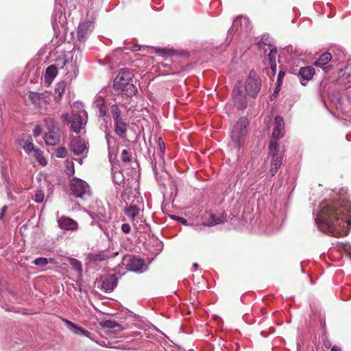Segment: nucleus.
Wrapping results in <instances>:
<instances>
[{
	"mask_svg": "<svg viewBox=\"0 0 351 351\" xmlns=\"http://www.w3.org/2000/svg\"><path fill=\"white\" fill-rule=\"evenodd\" d=\"M261 88V80L255 71H251L244 82L243 93L240 85H236L232 90V97L234 105L238 109H244L247 107V96L255 98Z\"/></svg>",
	"mask_w": 351,
	"mask_h": 351,
	"instance_id": "1",
	"label": "nucleus"
},
{
	"mask_svg": "<svg viewBox=\"0 0 351 351\" xmlns=\"http://www.w3.org/2000/svg\"><path fill=\"white\" fill-rule=\"evenodd\" d=\"M315 219H351V203L343 198L337 203L320 206Z\"/></svg>",
	"mask_w": 351,
	"mask_h": 351,
	"instance_id": "2",
	"label": "nucleus"
},
{
	"mask_svg": "<svg viewBox=\"0 0 351 351\" xmlns=\"http://www.w3.org/2000/svg\"><path fill=\"white\" fill-rule=\"evenodd\" d=\"M134 74L128 69H121L113 82L115 92L131 97L135 95L137 88L133 84Z\"/></svg>",
	"mask_w": 351,
	"mask_h": 351,
	"instance_id": "3",
	"label": "nucleus"
},
{
	"mask_svg": "<svg viewBox=\"0 0 351 351\" xmlns=\"http://www.w3.org/2000/svg\"><path fill=\"white\" fill-rule=\"evenodd\" d=\"M315 223L320 232L335 237L346 236L351 228V221H315Z\"/></svg>",
	"mask_w": 351,
	"mask_h": 351,
	"instance_id": "4",
	"label": "nucleus"
},
{
	"mask_svg": "<svg viewBox=\"0 0 351 351\" xmlns=\"http://www.w3.org/2000/svg\"><path fill=\"white\" fill-rule=\"evenodd\" d=\"M248 121L245 117L239 119L234 126L231 133V138L235 147L240 148L243 144L247 134Z\"/></svg>",
	"mask_w": 351,
	"mask_h": 351,
	"instance_id": "5",
	"label": "nucleus"
},
{
	"mask_svg": "<svg viewBox=\"0 0 351 351\" xmlns=\"http://www.w3.org/2000/svg\"><path fill=\"white\" fill-rule=\"evenodd\" d=\"M70 189L72 194L77 198H84L91 195L89 185L85 181L77 178H73L71 180Z\"/></svg>",
	"mask_w": 351,
	"mask_h": 351,
	"instance_id": "6",
	"label": "nucleus"
},
{
	"mask_svg": "<svg viewBox=\"0 0 351 351\" xmlns=\"http://www.w3.org/2000/svg\"><path fill=\"white\" fill-rule=\"evenodd\" d=\"M84 117H86L85 111L73 113L71 117L69 114L62 115V120L69 122L71 124V129L77 134L80 132L82 128L86 124V120L84 119Z\"/></svg>",
	"mask_w": 351,
	"mask_h": 351,
	"instance_id": "7",
	"label": "nucleus"
},
{
	"mask_svg": "<svg viewBox=\"0 0 351 351\" xmlns=\"http://www.w3.org/2000/svg\"><path fill=\"white\" fill-rule=\"evenodd\" d=\"M117 281L118 278L116 274H105L97 280V287L105 292H110L117 287Z\"/></svg>",
	"mask_w": 351,
	"mask_h": 351,
	"instance_id": "8",
	"label": "nucleus"
},
{
	"mask_svg": "<svg viewBox=\"0 0 351 351\" xmlns=\"http://www.w3.org/2000/svg\"><path fill=\"white\" fill-rule=\"evenodd\" d=\"M70 146L75 155L86 156L88 153V143L80 136H76L71 139Z\"/></svg>",
	"mask_w": 351,
	"mask_h": 351,
	"instance_id": "9",
	"label": "nucleus"
},
{
	"mask_svg": "<svg viewBox=\"0 0 351 351\" xmlns=\"http://www.w3.org/2000/svg\"><path fill=\"white\" fill-rule=\"evenodd\" d=\"M28 97L32 104L37 108H41L43 104H45L48 101V97L44 93L30 91Z\"/></svg>",
	"mask_w": 351,
	"mask_h": 351,
	"instance_id": "10",
	"label": "nucleus"
},
{
	"mask_svg": "<svg viewBox=\"0 0 351 351\" xmlns=\"http://www.w3.org/2000/svg\"><path fill=\"white\" fill-rule=\"evenodd\" d=\"M63 321L65 323L66 327L74 334L77 335H83L88 337L91 340H93V337H92V335L89 331L84 329L80 326H78L77 325L75 324L74 323L68 319H64Z\"/></svg>",
	"mask_w": 351,
	"mask_h": 351,
	"instance_id": "11",
	"label": "nucleus"
},
{
	"mask_svg": "<svg viewBox=\"0 0 351 351\" xmlns=\"http://www.w3.org/2000/svg\"><path fill=\"white\" fill-rule=\"evenodd\" d=\"M93 25L90 22H86L80 25L77 27V39L80 42H84L86 36L93 30Z\"/></svg>",
	"mask_w": 351,
	"mask_h": 351,
	"instance_id": "12",
	"label": "nucleus"
},
{
	"mask_svg": "<svg viewBox=\"0 0 351 351\" xmlns=\"http://www.w3.org/2000/svg\"><path fill=\"white\" fill-rule=\"evenodd\" d=\"M45 141L47 145H56L60 141V129H51L46 132Z\"/></svg>",
	"mask_w": 351,
	"mask_h": 351,
	"instance_id": "13",
	"label": "nucleus"
},
{
	"mask_svg": "<svg viewBox=\"0 0 351 351\" xmlns=\"http://www.w3.org/2000/svg\"><path fill=\"white\" fill-rule=\"evenodd\" d=\"M284 135V120L280 116H276L274 120V126L272 132V136L275 139H278Z\"/></svg>",
	"mask_w": 351,
	"mask_h": 351,
	"instance_id": "14",
	"label": "nucleus"
},
{
	"mask_svg": "<svg viewBox=\"0 0 351 351\" xmlns=\"http://www.w3.org/2000/svg\"><path fill=\"white\" fill-rule=\"evenodd\" d=\"M19 143L27 154L35 149L33 139L29 134H23L19 139Z\"/></svg>",
	"mask_w": 351,
	"mask_h": 351,
	"instance_id": "15",
	"label": "nucleus"
},
{
	"mask_svg": "<svg viewBox=\"0 0 351 351\" xmlns=\"http://www.w3.org/2000/svg\"><path fill=\"white\" fill-rule=\"evenodd\" d=\"M127 267L130 271L143 272L145 267L144 261L138 258H131L127 263Z\"/></svg>",
	"mask_w": 351,
	"mask_h": 351,
	"instance_id": "16",
	"label": "nucleus"
},
{
	"mask_svg": "<svg viewBox=\"0 0 351 351\" xmlns=\"http://www.w3.org/2000/svg\"><path fill=\"white\" fill-rule=\"evenodd\" d=\"M102 328H106L112 333H118L123 330V327L115 321L106 319L100 322Z\"/></svg>",
	"mask_w": 351,
	"mask_h": 351,
	"instance_id": "17",
	"label": "nucleus"
},
{
	"mask_svg": "<svg viewBox=\"0 0 351 351\" xmlns=\"http://www.w3.org/2000/svg\"><path fill=\"white\" fill-rule=\"evenodd\" d=\"M339 79L341 84L350 86L349 84L351 83V65H348L339 72Z\"/></svg>",
	"mask_w": 351,
	"mask_h": 351,
	"instance_id": "18",
	"label": "nucleus"
},
{
	"mask_svg": "<svg viewBox=\"0 0 351 351\" xmlns=\"http://www.w3.org/2000/svg\"><path fill=\"white\" fill-rule=\"evenodd\" d=\"M124 214L127 217L133 219L143 217V211L136 206L132 204L124 209Z\"/></svg>",
	"mask_w": 351,
	"mask_h": 351,
	"instance_id": "19",
	"label": "nucleus"
},
{
	"mask_svg": "<svg viewBox=\"0 0 351 351\" xmlns=\"http://www.w3.org/2000/svg\"><path fill=\"white\" fill-rule=\"evenodd\" d=\"M185 226H193L196 230L200 231L202 230L205 227H211L214 226L219 223L216 221H208V223L203 222L202 223H193V221H180Z\"/></svg>",
	"mask_w": 351,
	"mask_h": 351,
	"instance_id": "20",
	"label": "nucleus"
},
{
	"mask_svg": "<svg viewBox=\"0 0 351 351\" xmlns=\"http://www.w3.org/2000/svg\"><path fill=\"white\" fill-rule=\"evenodd\" d=\"M128 129V125L123 120H118L114 121V131L115 133L121 138L126 137V132Z\"/></svg>",
	"mask_w": 351,
	"mask_h": 351,
	"instance_id": "21",
	"label": "nucleus"
},
{
	"mask_svg": "<svg viewBox=\"0 0 351 351\" xmlns=\"http://www.w3.org/2000/svg\"><path fill=\"white\" fill-rule=\"evenodd\" d=\"M315 74V69L312 66H304L300 68L299 71V75L301 79L308 81Z\"/></svg>",
	"mask_w": 351,
	"mask_h": 351,
	"instance_id": "22",
	"label": "nucleus"
},
{
	"mask_svg": "<svg viewBox=\"0 0 351 351\" xmlns=\"http://www.w3.org/2000/svg\"><path fill=\"white\" fill-rule=\"evenodd\" d=\"M269 155L271 157H278L283 156V152L280 150L276 141H271L269 146Z\"/></svg>",
	"mask_w": 351,
	"mask_h": 351,
	"instance_id": "23",
	"label": "nucleus"
},
{
	"mask_svg": "<svg viewBox=\"0 0 351 351\" xmlns=\"http://www.w3.org/2000/svg\"><path fill=\"white\" fill-rule=\"evenodd\" d=\"M112 256V254L108 251H101L97 254H92L89 255L90 261H106Z\"/></svg>",
	"mask_w": 351,
	"mask_h": 351,
	"instance_id": "24",
	"label": "nucleus"
},
{
	"mask_svg": "<svg viewBox=\"0 0 351 351\" xmlns=\"http://www.w3.org/2000/svg\"><path fill=\"white\" fill-rule=\"evenodd\" d=\"M58 226L64 230H76L78 224L76 221H58Z\"/></svg>",
	"mask_w": 351,
	"mask_h": 351,
	"instance_id": "25",
	"label": "nucleus"
},
{
	"mask_svg": "<svg viewBox=\"0 0 351 351\" xmlns=\"http://www.w3.org/2000/svg\"><path fill=\"white\" fill-rule=\"evenodd\" d=\"M66 84L64 81L60 82L56 84L55 88V99L60 101L62 99V95L66 90Z\"/></svg>",
	"mask_w": 351,
	"mask_h": 351,
	"instance_id": "26",
	"label": "nucleus"
},
{
	"mask_svg": "<svg viewBox=\"0 0 351 351\" xmlns=\"http://www.w3.org/2000/svg\"><path fill=\"white\" fill-rule=\"evenodd\" d=\"M331 58V54L328 52H325L319 56V59L315 62L314 64L317 66H324L329 62Z\"/></svg>",
	"mask_w": 351,
	"mask_h": 351,
	"instance_id": "27",
	"label": "nucleus"
},
{
	"mask_svg": "<svg viewBox=\"0 0 351 351\" xmlns=\"http://www.w3.org/2000/svg\"><path fill=\"white\" fill-rule=\"evenodd\" d=\"M146 221H136L134 227L140 232H147L149 230V226L145 223Z\"/></svg>",
	"mask_w": 351,
	"mask_h": 351,
	"instance_id": "28",
	"label": "nucleus"
},
{
	"mask_svg": "<svg viewBox=\"0 0 351 351\" xmlns=\"http://www.w3.org/2000/svg\"><path fill=\"white\" fill-rule=\"evenodd\" d=\"M45 123L47 127V131L51 130V129H59L58 123L53 117H47L45 119Z\"/></svg>",
	"mask_w": 351,
	"mask_h": 351,
	"instance_id": "29",
	"label": "nucleus"
},
{
	"mask_svg": "<svg viewBox=\"0 0 351 351\" xmlns=\"http://www.w3.org/2000/svg\"><path fill=\"white\" fill-rule=\"evenodd\" d=\"M157 53H163V54H168L169 56L176 55V56H187L188 55V53L186 51H173V50H170V49H159L157 50Z\"/></svg>",
	"mask_w": 351,
	"mask_h": 351,
	"instance_id": "30",
	"label": "nucleus"
},
{
	"mask_svg": "<svg viewBox=\"0 0 351 351\" xmlns=\"http://www.w3.org/2000/svg\"><path fill=\"white\" fill-rule=\"evenodd\" d=\"M34 156L41 165L45 166L47 165V160L45 158L43 152H40V150L34 149Z\"/></svg>",
	"mask_w": 351,
	"mask_h": 351,
	"instance_id": "31",
	"label": "nucleus"
},
{
	"mask_svg": "<svg viewBox=\"0 0 351 351\" xmlns=\"http://www.w3.org/2000/svg\"><path fill=\"white\" fill-rule=\"evenodd\" d=\"M110 112L112 113V118L114 121L121 120V112L117 105H112L110 107Z\"/></svg>",
	"mask_w": 351,
	"mask_h": 351,
	"instance_id": "32",
	"label": "nucleus"
},
{
	"mask_svg": "<svg viewBox=\"0 0 351 351\" xmlns=\"http://www.w3.org/2000/svg\"><path fill=\"white\" fill-rule=\"evenodd\" d=\"M58 74V69L56 66L50 65L47 68L45 77L53 79Z\"/></svg>",
	"mask_w": 351,
	"mask_h": 351,
	"instance_id": "33",
	"label": "nucleus"
},
{
	"mask_svg": "<svg viewBox=\"0 0 351 351\" xmlns=\"http://www.w3.org/2000/svg\"><path fill=\"white\" fill-rule=\"evenodd\" d=\"M53 259H52V258H50L49 260H48L47 258H44V257H40V258H36L33 261V263L35 265L38 266V267H44V266L47 265L49 263H53Z\"/></svg>",
	"mask_w": 351,
	"mask_h": 351,
	"instance_id": "34",
	"label": "nucleus"
},
{
	"mask_svg": "<svg viewBox=\"0 0 351 351\" xmlns=\"http://www.w3.org/2000/svg\"><path fill=\"white\" fill-rule=\"evenodd\" d=\"M69 263L73 269L77 271L79 274L82 273V266L80 261L75 258H71Z\"/></svg>",
	"mask_w": 351,
	"mask_h": 351,
	"instance_id": "35",
	"label": "nucleus"
},
{
	"mask_svg": "<svg viewBox=\"0 0 351 351\" xmlns=\"http://www.w3.org/2000/svg\"><path fill=\"white\" fill-rule=\"evenodd\" d=\"M67 62H68V61L65 58V57L62 56L56 60V63L53 65L56 66L57 69H63Z\"/></svg>",
	"mask_w": 351,
	"mask_h": 351,
	"instance_id": "36",
	"label": "nucleus"
},
{
	"mask_svg": "<svg viewBox=\"0 0 351 351\" xmlns=\"http://www.w3.org/2000/svg\"><path fill=\"white\" fill-rule=\"evenodd\" d=\"M121 159L123 162L129 163L131 162V154L127 149H123L121 152Z\"/></svg>",
	"mask_w": 351,
	"mask_h": 351,
	"instance_id": "37",
	"label": "nucleus"
},
{
	"mask_svg": "<svg viewBox=\"0 0 351 351\" xmlns=\"http://www.w3.org/2000/svg\"><path fill=\"white\" fill-rule=\"evenodd\" d=\"M45 198V193L43 190H37L34 195V200L38 203H41L43 202Z\"/></svg>",
	"mask_w": 351,
	"mask_h": 351,
	"instance_id": "38",
	"label": "nucleus"
},
{
	"mask_svg": "<svg viewBox=\"0 0 351 351\" xmlns=\"http://www.w3.org/2000/svg\"><path fill=\"white\" fill-rule=\"evenodd\" d=\"M67 155V149L64 147H60L58 148L56 152V156L58 158H64Z\"/></svg>",
	"mask_w": 351,
	"mask_h": 351,
	"instance_id": "39",
	"label": "nucleus"
},
{
	"mask_svg": "<svg viewBox=\"0 0 351 351\" xmlns=\"http://www.w3.org/2000/svg\"><path fill=\"white\" fill-rule=\"evenodd\" d=\"M281 165H279V163H272L271 162V167L269 169V172L271 174L272 176H274L276 173H277L278 170L280 167Z\"/></svg>",
	"mask_w": 351,
	"mask_h": 351,
	"instance_id": "40",
	"label": "nucleus"
},
{
	"mask_svg": "<svg viewBox=\"0 0 351 351\" xmlns=\"http://www.w3.org/2000/svg\"><path fill=\"white\" fill-rule=\"evenodd\" d=\"M277 53V50L276 49H273L270 51L269 53V62H276V54Z\"/></svg>",
	"mask_w": 351,
	"mask_h": 351,
	"instance_id": "41",
	"label": "nucleus"
},
{
	"mask_svg": "<svg viewBox=\"0 0 351 351\" xmlns=\"http://www.w3.org/2000/svg\"><path fill=\"white\" fill-rule=\"evenodd\" d=\"M285 72L283 71H280L278 73V80H277V82H278V86H280V84H282V80L285 77Z\"/></svg>",
	"mask_w": 351,
	"mask_h": 351,
	"instance_id": "42",
	"label": "nucleus"
},
{
	"mask_svg": "<svg viewBox=\"0 0 351 351\" xmlns=\"http://www.w3.org/2000/svg\"><path fill=\"white\" fill-rule=\"evenodd\" d=\"M121 230L124 233H129L131 230V226L129 223H123L121 226Z\"/></svg>",
	"mask_w": 351,
	"mask_h": 351,
	"instance_id": "43",
	"label": "nucleus"
},
{
	"mask_svg": "<svg viewBox=\"0 0 351 351\" xmlns=\"http://www.w3.org/2000/svg\"><path fill=\"white\" fill-rule=\"evenodd\" d=\"M42 132V128L40 125H36L33 130V134L34 136H38Z\"/></svg>",
	"mask_w": 351,
	"mask_h": 351,
	"instance_id": "44",
	"label": "nucleus"
},
{
	"mask_svg": "<svg viewBox=\"0 0 351 351\" xmlns=\"http://www.w3.org/2000/svg\"><path fill=\"white\" fill-rule=\"evenodd\" d=\"M271 162L272 163H279V165H282V156H279L278 157H271Z\"/></svg>",
	"mask_w": 351,
	"mask_h": 351,
	"instance_id": "45",
	"label": "nucleus"
},
{
	"mask_svg": "<svg viewBox=\"0 0 351 351\" xmlns=\"http://www.w3.org/2000/svg\"><path fill=\"white\" fill-rule=\"evenodd\" d=\"M271 69L272 71V75H274L276 72V62H272L270 63Z\"/></svg>",
	"mask_w": 351,
	"mask_h": 351,
	"instance_id": "46",
	"label": "nucleus"
},
{
	"mask_svg": "<svg viewBox=\"0 0 351 351\" xmlns=\"http://www.w3.org/2000/svg\"><path fill=\"white\" fill-rule=\"evenodd\" d=\"M7 210V206H4L2 209H1V211L0 212V219H3V218L5 216V213Z\"/></svg>",
	"mask_w": 351,
	"mask_h": 351,
	"instance_id": "47",
	"label": "nucleus"
},
{
	"mask_svg": "<svg viewBox=\"0 0 351 351\" xmlns=\"http://www.w3.org/2000/svg\"><path fill=\"white\" fill-rule=\"evenodd\" d=\"M160 140L161 139L160 138V140L158 141V145H159L161 153L163 154L164 151H165V143L162 141L160 142Z\"/></svg>",
	"mask_w": 351,
	"mask_h": 351,
	"instance_id": "48",
	"label": "nucleus"
},
{
	"mask_svg": "<svg viewBox=\"0 0 351 351\" xmlns=\"http://www.w3.org/2000/svg\"><path fill=\"white\" fill-rule=\"evenodd\" d=\"M243 20L245 23H247V18H245V17H238V18L234 21V23L236 24V23H239V21H241H241H243Z\"/></svg>",
	"mask_w": 351,
	"mask_h": 351,
	"instance_id": "49",
	"label": "nucleus"
},
{
	"mask_svg": "<svg viewBox=\"0 0 351 351\" xmlns=\"http://www.w3.org/2000/svg\"><path fill=\"white\" fill-rule=\"evenodd\" d=\"M330 351H341V349L340 347L339 346H334L332 348H331V350Z\"/></svg>",
	"mask_w": 351,
	"mask_h": 351,
	"instance_id": "50",
	"label": "nucleus"
},
{
	"mask_svg": "<svg viewBox=\"0 0 351 351\" xmlns=\"http://www.w3.org/2000/svg\"><path fill=\"white\" fill-rule=\"evenodd\" d=\"M99 113H100V116H101V117H104L106 115V112L104 110H103L101 108L99 110Z\"/></svg>",
	"mask_w": 351,
	"mask_h": 351,
	"instance_id": "51",
	"label": "nucleus"
},
{
	"mask_svg": "<svg viewBox=\"0 0 351 351\" xmlns=\"http://www.w3.org/2000/svg\"><path fill=\"white\" fill-rule=\"evenodd\" d=\"M171 219H177V220H179V219H183V218H182V217H176V216H174V215L171 216Z\"/></svg>",
	"mask_w": 351,
	"mask_h": 351,
	"instance_id": "52",
	"label": "nucleus"
},
{
	"mask_svg": "<svg viewBox=\"0 0 351 351\" xmlns=\"http://www.w3.org/2000/svg\"><path fill=\"white\" fill-rule=\"evenodd\" d=\"M193 267L195 268H197V263H193Z\"/></svg>",
	"mask_w": 351,
	"mask_h": 351,
	"instance_id": "53",
	"label": "nucleus"
},
{
	"mask_svg": "<svg viewBox=\"0 0 351 351\" xmlns=\"http://www.w3.org/2000/svg\"><path fill=\"white\" fill-rule=\"evenodd\" d=\"M60 219H68V220H70L71 219L70 218H67V217H62Z\"/></svg>",
	"mask_w": 351,
	"mask_h": 351,
	"instance_id": "54",
	"label": "nucleus"
},
{
	"mask_svg": "<svg viewBox=\"0 0 351 351\" xmlns=\"http://www.w3.org/2000/svg\"><path fill=\"white\" fill-rule=\"evenodd\" d=\"M78 161H79V162H80V164H82V158H80Z\"/></svg>",
	"mask_w": 351,
	"mask_h": 351,
	"instance_id": "55",
	"label": "nucleus"
},
{
	"mask_svg": "<svg viewBox=\"0 0 351 351\" xmlns=\"http://www.w3.org/2000/svg\"><path fill=\"white\" fill-rule=\"evenodd\" d=\"M71 171V174H73L74 173V169L73 168Z\"/></svg>",
	"mask_w": 351,
	"mask_h": 351,
	"instance_id": "56",
	"label": "nucleus"
},
{
	"mask_svg": "<svg viewBox=\"0 0 351 351\" xmlns=\"http://www.w3.org/2000/svg\"><path fill=\"white\" fill-rule=\"evenodd\" d=\"M214 219H215L214 216H212V220H214Z\"/></svg>",
	"mask_w": 351,
	"mask_h": 351,
	"instance_id": "57",
	"label": "nucleus"
}]
</instances>
